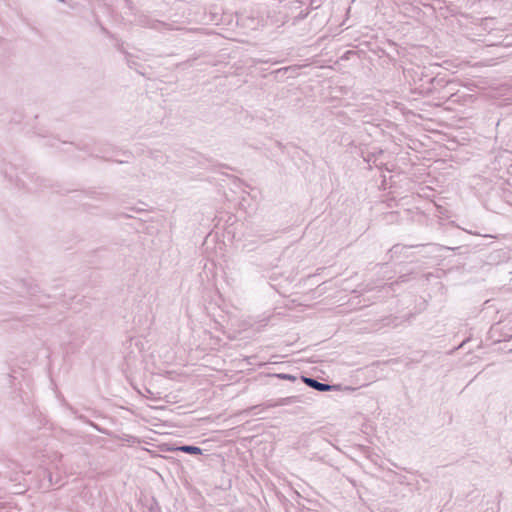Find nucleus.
Segmentation results:
<instances>
[{"label": "nucleus", "mask_w": 512, "mask_h": 512, "mask_svg": "<svg viewBox=\"0 0 512 512\" xmlns=\"http://www.w3.org/2000/svg\"><path fill=\"white\" fill-rule=\"evenodd\" d=\"M382 154H383V151L379 150L376 153L368 154L367 157H364V160L367 163H373L375 166H378V164H377V157H378V155H382Z\"/></svg>", "instance_id": "6e6552de"}, {"label": "nucleus", "mask_w": 512, "mask_h": 512, "mask_svg": "<svg viewBox=\"0 0 512 512\" xmlns=\"http://www.w3.org/2000/svg\"><path fill=\"white\" fill-rule=\"evenodd\" d=\"M297 403H304V400L302 399V396L295 395V396L279 398L277 400V402H275L274 404H271L270 406H272V407H275V406H288V405H293V404H297Z\"/></svg>", "instance_id": "20e7f679"}, {"label": "nucleus", "mask_w": 512, "mask_h": 512, "mask_svg": "<svg viewBox=\"0 0 512 512\" xmlns=\"http://www.w3.org/2000/svg\"><path fill=\"white\" fill-rule=\"evenodd\" d=\"M301 381L308 387L319 392H326L338 389V386L336 385H330L328 383L319 382L317 379L313 377L301 376Z\"/></svg>", "instance_id": "7ed1b4c3"}, {"label": "nucleus", "mask_w": 512, "mask_h": 512, "mask_svg": "<svg viewBox=\"0 0 512 512\" xmlns=\"http://www.w3.org/2000/svg\"><path fill=\"white\" fill-rule=\"evenodd\" d=\"M448 84L444 78L439 77H430L427 80L426 84H421L416 89L419 90V93L425 96H433L435 93H439L440 88H444Z\"/></svg>", "instance_id": "f03ea898"}, {"label": "nucleus", "mask_w": 512, "mask_h": 512, "mask_svg": "<svg viewBox=\"0 0 512 512\" xmlns=\"http://www.w3.org/2000/svg\"><path fill=\"white\" fill-rule=\"evenodd\" d=\"M66 407L70 410V412L75 415L76 417H78L77 415V410L74 409L71 405H69L68 403H65ZM79 418H81V416H79Z\"/></svg>", "instance_id": "f8f14e48"}, {"label": "nucleus", "mask_w": 512, "mask_h": 512, "mask_svg": "<svg viewBox=\"0 0 512 512\" xmlns=\"http://www.w3.org/2000/svg\"><path fill=\"white\" fill-rule=\"evenodd\" d=\"M173 450L191 455H200L203 452L200 447L194 445H181L175 447Z\"/></svg>", "instance_id": "39448f33"}, {"label": "nucleus", "mask_w": 512, "mask_h": 512, "mask_svg": "<svg viewBox=\"0 0 512 512\" xmlns=\"http://www.w3.org/2000/svg\"><path fill=\"white\" fill-rule=\"evenodd\" d=\"M140 22L144 27H148V28L156 29V30L161 29V27H166L165 23L160 22L158 20H152L148 17H144L143 19L140 20Z\"/></svg>", "instance_id": "423d86ee"}, {"label": "nucleus", "mask_w": 512, "mask_h": 512, "mask_svg": "<svg viewBox=\"0 0 512 512\" xmlns=\"http://www.w3.org/2000/svg\"><path fill=\"white\" fill-rule=\"evenodd\" d=\"M310 13V9L307 6L305 9H300V11L292 18V25H296L298 22L305 19Z\"/></svg>", "instance_id": "0eeeda50"}, {"label": "nucleus", "mask_w": 512, "mask_h": 512, "mask_svg": "<svg viewBox=\"0 0 512 512\" xmlns=\"http://www.w3.org/2000/svg\"><path fill=\"white\" fill-rule=\"evenodd\" d=\"M152 156H153L154 158H158V152L152 153Z\"/></svg>", "instance_id": "2eb2a0df"}, {"label": "nucleus", "mask_w": 512, "mask_h": 512, "mask_svg": "<svg viewBox=\"0 0 512 512\" xmlns=\"http://www.w3.org/2000/svg\"><path fill=\"white\" fill-rule=\"evenodd\" d=\"M411 72H413L420 81H423V77H424V68H421V67H417L416 69H407L405 70V73H407L408 75L411 74Z\"/></svg>", "instance_id": "1a4fd4ad"}, {"label": "nucleus", "mask_w": 512, "mask_h": 512, "mask_svg": "<svg viewBox=\"0 0 512 512\" xmlns=\"http://www.w3.org/2000/svg\"><path fill=\"white\" fill-rule=\"evenodd\" d=\"M409 248L408 246H402V245H395L392 247L391 252L392 253H401L403 249Z\"/></svg>", "instance_id": "9b49d317"}, {"label": "nucleus", "mask_w": 512, "mask_h": 512, "mask_svg": "<svg viewBox=\"0 0 512 512\" xmlns=\"http://www.w3.org/2000/svg\"><path fill=\"white\" fill-rule=\"evenodd\" d=\"M292 3H293L292 7L301 8V2L299 0H294Z\"/></svg>", "instance_id": "ddd939ff"}, {"label": "nucleus", "mask_w": 512, "mask_h": 512, "mask_svg": "<svg viewBox=\"0 0 512 512\" xmlns=\"http://www.w3.org/2000/svg\"><path fill=\"white\" fill-rule=\"evenodd\" d=\"M14 181L16 185L25 188L30 192H36L42 187V182L44 180L33 172L22 170L15 176Z\"/></svg>", "instance_id": "f257e3e1"}, {"label": "nucleus", "mask_w": 512, "mask_h": 512, "mask_svg": "<svg viewBox=\"0 0 512 512\" xmlns=\"http://www.w3.org/2000/svg\"><path fill=\"white\" fill-rule=\"evenodd\" d=\"M276 377H278L279 379L289 380V381H295L297 379L296 376L291 375V374H286V373L276 374Z\"/></svg>", "instance_id": "9d476101"}, {"label": "nucleus", "mask_w": 512, "mask_h": 512, "mask_svg": "<svg viewBox=\"0 0 512 512\" xmlns=\"http://www.w3.org/2000/svg\"><path fill=\"white\" fill-rule=\"evenodd\" d=\"M452 94H444L438 97L440 100H447Z\"/></svg>", "instance_id": "4468645a"}]
</instances>
